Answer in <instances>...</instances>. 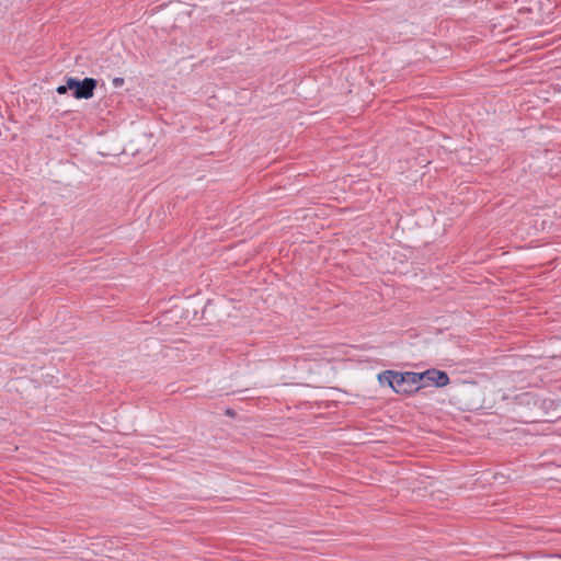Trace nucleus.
<instances>
[{
	"mask_svg": "<svg viewBox=\"0 0 561 561\" xmlns=\"http://www.w3.org/2000/svg\"><path fill=\"white\" fill-rule=\"evenodd\" d=\"M417 374L419 373L414 371H396L397 379L394 381V392L399 394H411L422 389L420 379L417 378Z\"/></svg>",
	"mask_w": 561,
	"mask_h": 561,
	"instance_id": "2",
	"label": "nucleus"
},
{
	"mask_svg": "<svg viewBox=\"0 0 561 561\" xmlns=\"http://www.w3.org/2000/svg\"><path fill=\"white\" fill-rule=\"evenodd\" d=\"M378 381L381 386H388L393 391H396L394 381H396V370H383L377 376Z\"/></svg>",
	"mask_w": 561,
	"mask_h": 561,
	"instance_id": "4",
	"label": "nucleus"
},
{
	"mask_svg": "<svg viewBox=\"0 0 561 561\" xmlns=\"http://www.w3.org/2000/svg\"><path fill=\"white\" fill-rule=\"evenodd\" d=\"M417 378L420 379L421 388L430 386L442 388L449 383V377L447 373L435 368L419 373Z\"/></svg>",
	"mask_w": 561,
	"mask_h": 561,
	"instance_id": "3",
	"label": "nucleus"
},
{
	"mask_svg": "<svg viewBox=\"0 0 561 561\" xmlns=\"http://www.w3.org/2000/svg\"><path fill=\"white\" fill-rule=\"evenodd\" d=\"M57 93L58 94H65L67 93L69 90V88H67V82L62 85H59L57 89H56Z\"/></svg>",
	"mask_w": 561,
	"mask_h": 561,
	"instance_id": "6",
	"label": "nucleus"
},
{
	"mask_svg": "<svg viewBox=\"0 0 561 561\" xmlns=\"http://www.w3.org/2000/svg\"><path fill=\"white\" fill-rule=\"evenodd\" d=\"M114 88H121L124 84V79L121 77H116L112 81Z\"/></svg>",
	"mask_w": 561,
	"mask_h": 561,
	"instance_id": "5",
	"label": "nucleus"
},
{
	"mask_svg": "<svg viewBox=\"0 0 561 561\" xmlns=\"http://www.w3.org/2000/svg\"><path fill=\"white\" fill-rule=\"evenodd\" d=\"M226 413H227V415H230V416L234 415V412H233L232 410H230V409H229V410H227V412H226Z\"/></svg>",
	"mask_w": 561,
	"mask_h": 561,
	"instance_id": "7",
	"label": "nucleus"
},
{
	"mask_svg": "<svg viewBox=\"0 0 561 561\" xmlns=\"http://www.w3.org/2000/svg\"><path fill=\"white\" fill-rule=\"evenodd\" d=\"M96 87L98 80L94 78H84L82 80L72 77L67 78V88L71 91L72 96L79 100L91 99Z\"/></svg>",
	"mask_w": 561,
	"mask_h": 561,
	"instance_id": "1",
	"label": "nucleus"
}]
</instances>
